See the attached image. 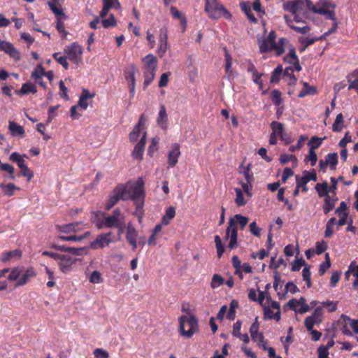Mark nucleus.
Listing matches in <instances>:
<instances>
[{"label":"nucleus","mask_w":358,"mask_h":358,"mask_svg":"<svg viewBox=\"0 0 358 358\" xmlns=\"http://www.w3.org/2000/svg\"><path fill=\"white\" fill-rule=\"evenodd\" d=\"M144 185L145 181L143 178H138L136 181H129L126 184L117 185L106 202V208L110 209L120 199L124 201L131 199L136 206L134 215L141 223L144 215L143 205L145 196Z\"/></svg>","instance_id":"f257e3e1"},{"label":"nucleus","mask_w":358,"mask_h":358,"mask_svg":"<svg viewBox=\"0 0 358 358\" xmlns=\"http://www.w3.org/2000/svg\"><path fill=\"white\" fill-rule=\"evenodd\" d=\"M276 34L275 31H271L267 37L258 39V45L261 53L273 52L276 56L281 55L288 45V40L281 38L278 42H275Z\"/></svg>","instance_id":"f03ea898"},{"label":"nucleus","mask_w":358,"mask_h":358,"mask_svg":"<svg viewBox=\"0 0 358 358\" xmlns=\"http://www.w3.org/2000/svg\"><path fill=\"white\" fill-rule=\"evenodd\" d=\"M182 310L187 314L178 318V332L181 336L190 338L199 331L198 320L194 315L188 313L184 307Z\"/></svg>","instance_id":"7ed1b4c3"},{"label":"nucleus","mask_w":358,"mask_h":358,"mask_svg":"<svg viewBox=\"0 0 358 358\" xmlns=\"http://www.w3.org/2000/svg\"><path fill=\"white\" fill-rule=\"evenodd\" d=\"M258 302L263 308L264 318L268 320H280V303L273 301L271 298L264 292H259Z\"/></svg>","instance_id":"20e7f679"},{"label":"nucleus","mask_w":358,"mask_h":358,"mask_svg":"<svg viewBox=\"0 0 358 358\" xmlns=\"http://www.w3.org/2000/svg\"><path fill=\"white\" fill-rule=\"evenodd\" d=\"M204 11L209 18L219 20L224 17L231 20L232 15L230 12L221 3L219 0H205Z\"/></svg>","instance_id":"39448f33"},{"label":"nucleus","mask_w":358,"mask_h":358,"mask_svg":"<svg viewBox=\"0 0 358 358\" xmlns=\"http://www.w3.org/2000/svg\"><path fill=\"white\" fill-rule=\"evenodd\" d=\"M307 8L313 13L324 15L327 19L334 20L335 6L327 0H320L313 5L310 0H305Z\"/></svg>","instance_id":"423d86ee"},{"label":"nucleus","mask_w":358,"mask_h":358,"mask_svg":"<svg viewBox=\"0 0 358 358\" xmlns=\"http://www.w3.org/2000/svg\"><path fill=\"white\" fill-rule=\"evenodd\" d=\"M283 9L288 12V13L284 15L286 24H287L289 19L290 20H294V21H300L306 19V16L302 12L301 1H287L284 2Z\"/></svg>","instance_id":"0eeeda50"},{"label":"nucleus","mask_w":358,"mask_h":358,"mask_svg":"<svg viewBox=\"0 0 358 358\" xmlns=\"http://www.w3.org/2000/svg\"><path fill=\"white\" fill-rule=\"evenodd\" d=\"M124 224L125 217L119 208L115 209L112 215L105 217L106 228H117L119 234L123 232Z\"/></svg>","instance_id":"6e6552de"},{"label":"nucleus","mask_w":358,"mask_h":358,"mask_svg":"<svg viewBox=\"0 0 358 358\" xmlns=\"http://www.w3.org/2000/svg\"><path fill=\"white\" fill-rule=\"evenodd\" d=\"M64 53L68 59L76 65L79 66L83 63V49L78 43H72L66 46Z\"/></svg>","instance_id":"1a4fd4ad"},{"label":"nucleus","mask_w":358,"mask_h":358,"mask_svg":"<svg viewBox=\"0 0 358 358\" xmlns=\"http://www.w3.org/2000/svg\"><path fill=\"white\" fill-rule=\"evenodd\" d=\"M260 324L258 317H256L254 322L251 324L249 332L252 341L257 343L259 348L264 350H267V341L264 339L263 332L259 331Z\"/></svg>","instance_id":"9d476101"},{"label":"nucleus","mask_w":358,"mask_h":358,"mask_svg":"<svg viewBox=\"0 0 358 358\" xmlns=\"http://www.w3.org/2000/svg\"><path fill=\"white\" fill-rule=\"evenodd\" d=\"M115 241V236L112 232L101 234L94 241L91 242L90 248L93 250L103 248Z\"/></svg>","instance_id":"9b49d317"},{"label":"nucleus","mask_w":358,"mask_h":358,"mask_svg":"<svg viewBox=\"0 0 358 358\" xmlns=\"http://www.w3.org/2000/svg\"><path fill=\"white\" fill-rule=\"evenodd\" d=\"M311 180H317V175L314 170L312 171H305L303 172L302 176H296V185L298 186V189H301L303 192L308 191V189L306 185Z\"/></svg>","instance_id":"f8f14e48"},{"label":"nucleus","mask_w":358,"mask_h":358,"mask_svg":"<svg viewBox=\"0 0 358 358\" xmlns=\"http://www.w3.org/2000/svg\"><path fill=\"white\" fill-rule=\"evenodd\" d=\"M146 122L145 116L142 114L138 120V123L134 126L132 131L129 133V138L130 142L134 143L143 136L144 131H146Z\"/></svg>","instance_id":"ddd939ff"},{"label":"nucleus","mask_w":358,"mask_h":358,"mask_svg":"<svg viewBox=\"0 0 358 358\" xmlns=\"http://www.w3.org/2000/svg\"><path fill=\"white\" fill-rule=\"evenodd\" d=\"M168 50V30L166 27L160 29L158 35V47L156 50L159 57H163Z\"/></svg>","instance_id":"4468645a"},{"label":"nucleus","mask_w":358,"mask_h":358,"mask_svg":"<svg viewBox=\"0 0 358 358\" xmlns=\"http://www.w3.org/2000/svg\"><path fill=\"white\" fill-rule=\"evenodd\" d=\"M136 66L134 64H131L129 67L125 70L124 73V78L127 83V85L129 90V94L131 97L135 96L136 89Z\"/></svg>","instance_id":"2eb2a0df"},{"label":"nucleus","mask_w":358,"mask_h":358,"mask_svg":"<svg viewBox=\"0 0 358 358\" xmlns=\"http://www.w3.org/2000/svg\"><path fill=\"white\" fill-rule=\"evenodd\" d=\"M323 310L322 307H317L315 309L310 316H308L305 320V327L307 330H311L314 325L319 324L322 320Z\"/></svg>","instance_id":"dca6fc26"},{"label":"nucleus","mask_w":358,"mask_h":358,"mask_svg":"<svg viewBox=\"0 0 358 358\" xmlns=\"http://www.w3.org/2000/svg\"><path fill=\"white\" fill-rule=\"evenodd\" d=\"M286 48H287L289 54L284 57V61L290 64V66H293L295 71H300L301 70V67L299 64L295 48L291 44H289V41L288 45L285 49Z\"/></svg>","instance_id":"f3484780"},{"label":"nucleus","mask_w":358,"mask_h":358,"mask_svg":"<svg viewBox=\"0 0 358 358\" xmlns=\"http://www.w3.org/2000/svg\"><path fill=\"white\" fill-rule=\"evenodd\" d=\"M147 131H144L143 136L140 138L139 141L135 145L134 148L131 152V156L134 159L138 161H141L143 159Z\"/></svg>","instance_id":"a211bd4d"},{"label":"nucleus","mask_w":358,"mask_h":358,"mask_svg":"<svg viewBox=\"0 0 358 358\" xmlns=\"http://www.w3.org/2000/svg\"><path fill=\"white\" fill-rule=\"evenodd\" d=\"M76 259L69 255H62L58 261L59 270L67 273L73 269V266L76 264Z\"/></svg>","instance_id":"6ab92c4d"},{"label":"nucleus","mask_w":358,"mask_h":358,"mask_svg":"<svg viewBox=\"0 0 358 358\" xmlns=\"http://www.w3.org/2000/svg\"><path fill=\"white\" fill-rule=\"evenodd\" d=\"M287 306L296 312L301 314L307 313L309 310V306L306 303V299L301 297L299 300L291 299L288 301Z\"/></svg>","instance_id":"aec40b11"},{"label":"nucleus","mask_w":358,"mask_h":358,"mask_svg":"<svg viewBox=\"0 0 358 358\" xmlns=\"http://www.w3.org/2000/svg\"><path fill=\"white\" fill-rule=\"evenodd\" d=\"M225 239L229 240L228 248L230 250L236 248L238 245V230L233 227L232 224H231V226L228 225L226 229Z\"/></svg>","instance_id":"412c9836"},{"label":"nucleus","mask_w":358,"mask_h":358,"mask_svg":"<svg viewBox=\"0 0 358 358\" xmlns=\"http://www.w3.org/2000/svg\"><path fill=\"white\" fill-rule=\"evenodd\" d=\"M287 24L289 28L299 34H304L310 31V27L306 20L294 21V20H290L289 19Z\"/></svg>","instance_id":"4be33fe9"},{"label":"nucleus","mask_w":358,"mask_h":358,"mask_svg":"<svg viewBox=\"0 0 358 358\" xmlns=\"http://www.w3.org/2000/svg\"><path fill=\"white\" fill-rule=\"evenodd\" d=\"M180 145L177 143H173L168 154L167 163L169 167H173L176 165L180 155Z\"/></svg>","instance_id":"5701e85b"},{"label":"nucleus","mask_w":358,"mask_h":358,"mask_svg":"<svg viewBox=\"0 0 358 358\" xmlns=\"http://www.w3.org/2000/svg\"><path fill=\"white\" fill-rule=\"evenodd\" d=\"M138 231L130 223L128 224L126 231V239L128 243L131 246L133 250H136L138 247L137 238Z\"/></svg>","instance_id":"b1692460"},{"label":"nucleus","mask_w":358,"mask_h":358,"mask_svg":"<svg viewBox=\"0 0 358 358\" xmlns=\"http://www.w3.org/2000/svg\"><path fill=\"white\" fill-rule=\"evenodd\" d=\"M36 271L34 268L29 267L26 269L24 268L21 277L18 279L15 286H24L27 284L32 278L36 276Z\"/></svg>","instance_id":"393cba45"},{"label":"nucleus","mask_w":358,"mask_h":358,"mask_svg":"<svg viewBox=\"0 0 358 358\" xmlns=\"http://www.w3.org/2000/svg\"><path fill=\"white\" fill-rule=\"evenodd\" d=\"M103 8L100 12V17H106L109 10L112 8L117 10L121 9V5L119 0H101Z\"/></svg>","instance_id":"a878e982"},{"label":"nucleus","mask_w":358,"mask_h":358,"mask_svg":"<svg viewBox=\"0 0 358 358\" xmlns=\"http://www.w3.org/2000/svg\"><path fill=\"white\" fill-rule=\"evenodd\" d=\"M0 51H3L4 52L8 54L15 60H18L20 58V52L15 48V47L10 43L2 41L1 39Z\"/></svg>","instance_id":"bb28decb"},{"label":"nucleus","mask_w":358,"mask_h":358,"mask_svg":"<svg viewBox=\"0 0 358 358\" xmlns=\"http://www.w3.org/2000/svg\"><path fill=\"white\" fill-rule=\"evenodd\" d=\"M143 71H157V59L152 54H148L142 59Z\"/></svg>","instance_id":"cd10ccee"},{"label":"nucleus","mask_w":358,"mask_h":358,"mask_svg":"<svg viewBox=\"0 0 358 358\" xmlns=\"http://www.w3.org/2000/svg\"><path fill=\"white\" fill-rule=\"evenodd\" d=\"M242 323L240 320L236 321L233 324V329H232V335L233 336L238 338L240 341H241L245 344H248L250 342V337L248 334H241V329Z\"/></svg>","instance_id":"c85d7f7f"},{"label":"nucleus","mask_w":358,"mask_h":358,"mask_svg":"<svg viewBox=\"0 0 358 358\" xmlns=\"http://www.w3.org/2000/svg\"><path fill=\"white\" fill-rule=\"evenodd\" d=\"M64 0H50L48 4L50 10L56 16H62L64 20L67 18L66 15L62 9V4Z\"/></svg>","instance_id":"c756f323"},{"label":"nucleus","mask_w":358,"mask_h":358,"mask_svg":"<svg viewBox=\"0 0 358 358\" xmlns=\"http://www.w3.org/2000/svg\"><path fill=\"white\" fill-rule=\"evenodd\" d=\"M22 257V251L19 249H15L10 251H4L1 254V262L6 263L12 260L20 259Z\"/></svg>","instance_id":"7c9ffc66"},{"label":"nucleus","mask_w":358,"mask_h":358,"mask_svg":"<svg viewBox=\"0 0 358 358\" xmlns=\"http://www.w3.org/2000/svg\"><path fill=\"white\" fill-rule=\"evenodd\" d=\"M157 125L162 129H166L168 126V115L166 109L164 105H161L157 118Z\"/></svg>","instance_id":"2f4dec72"},{"label":"nucleus","mask_w":358,"mask_h":358,"mask_svg":"<svg viewBox=\"0 0 358 358\" xmlns=\"http://www.w3.org/2000/svg\"><path fill=\"white\" fill-rule=\"evenodd\" d=\"M248 222V218L247 217L241 214H236L229 219L228 225L231 226V224H232L233 227L237 229V224H239L241 229H243L247 225Z\"/></svg>","instance_id":"473e14b6"},{"label":"nucleus","mask_w":358,"mask_h":358,"mask_svg":"<svg viewBox=\"0 0 358 358\" xmlns=\"http://www.w3.org/2000/svg\"><path fill=\"white\" fill-rule=\"evenodd\" d=\"M15 92L18 96L27 95L30 93L36 94L37 92V88L34 83L27 82L23 83L21 89L16 90Z\"/></svg>","instance_id":"72a5a7b5"},{"label":"nucleus","mask_w":358,"mask_h":358,"mask_svg":"<svg viewBox=\"0 0 358 358\" xmlns=\"http://www.w3.org/2000/svg\"><path fill=\"white\" fill-rule=\"evenodd\" d=\"M8 130L13 136L23 138L25 135L24 128L12 120H9L8 122Z\"/></svg>","instance_id":"f704fd0d"},{"label":"nucleus","mask_w":358,"mask_h":358,"mask_svg":"<svg viewBox=\"0 0 358 358\" xmlns=\"http://www.w3.org/2000/svg\"><path fill=\"white\" fill-rule=\"evenodd\" d=\"M170 13L173 18L178 19L180 20L182 31L184 32L187 28V20L185 15L180 12L175 6H171Z\"/></svg>","instance_id":"c9c22d12"},{"label":"nucleus","mask_w":358,"mask_h":358,"mask_svg":"<svg viewBox=\"0 0 358 358\" xmlns=\"http://www.w3.org/2000/svg\"><path fill=\"white\" fill-rule=\"evenodd\" d=\"M27 158L26 155H20L17 152H14L10 154L9 160L12 162L16 163L20 169H22L25 165H27L24 158Z\"/></svg>","instance_id":"e433bc0d"},{"label":"nucleus","mask_w":358,"mask_h":358,"mask_svg":"<svg viewBox=\"0 0 358 358\" xmlns=\"http://www.w3.org/2000/svg\"><path fill=\"white\" fill-rule=\"evenodd\" d=\"M27 158L26 155H20L17 152H14L10 154L9 160L12 162L16 163L20 169H22L25 165H27L24 158Z\"/></svg>","instance_id":"4c0bfd02"},{"label":"nucleus","mask_w":358,"mask_h":358,"mask_svg":"<svg viewBox=\"0 0 358 358\" xmlns=\"http://www.w3.org/2000/svg\"><path fill=\"white\" fill-rule=\"evenodd\" d=\"M27 158L26 155H20L17 152H14L10 154L9 160L12 162L16 163L20 169H22L25 165H27L24 158Z\"/></svg>","instance_id":"58836bf2"},{"label":"nucleus","mask_w":358,"mask_h":358,"mask_svg":"<svg viewBox=\"0 0 358 358\" xmlns=\"http://www.w3.org/2000/svg\"><path fill=\"white\" fill-rule=\"evenodd\" d=\"M27 158L26 155H20L17 152H14L10 154L9 160L12 162L16 163L20 169H22L25 165H27L24 158Z\"/></svg>","instance_id":"ea45409f"},{"label":"nucleus","mask_w":358,"mask_h":358,"mask_svg":"<svg viewBox=\"0 0 358 358\" xmlns=\"http://www.w3.org/2000/svg\"><path fill=\"white\" fill-rule=\"evenodd\" d=\"M0 189L2 193L7 196H12L15 190H20V188L14 183L9 182L7 184L0 182Z\"/></svg>","instance_id":"a19ab883"},{"label":"nucleus","mask_w":358,"mask_h":358,"mask_svg":"<svg viewBox=\"0 0 358 358\" xmlns=\"http://www.w3.org/2000/svg\"><path fill=\"white\" fill-rule=\"evenodd\" d=\"M338 163L337 155L336 153L328 154L326 157L325 162L322 160L320 162V166L321 169H323L324 166L329 165L331 169H334L336 165Z\"/></svg>","instance_id":"79ce46f5"},{"label":"nucleus","mask_w":358,"mask_h":358,"mask_svg":"<svg viewBox=\"0 0 358 358\" xmlns=\"http://www.w3.org/2000/svg\"><path fill=\"white\" fill-rule=\"evenodd\" d=\"M303 87L298 94V97L303 98L307 95H313L316 94V88L313 86L310 85L306 82H303Z\"/></svg>","instance_id":"37998d69"},{"label":"nucleus","mask_w":358,"mask_h":358,"mask_svg":"<svg viewBox=\"0 0 358 358\" xmlns=\"http://www.w3.org/2000/svg\"><path fill=\"white\" fill-rule=\"evenodd\" d=\"M271 127L272 130L271 134L279 138L285 133V127L281 122L273 121L271 123Z\"/></svg>","instance_id":"c03bdc74"},{"label":"nucleus","mask_w":358,"mask_h":358,"mask_svg":"<svg viewBox=\"0 0 358 358\" xmlns=\"http://www.w3.org/2000/svg\"><path fill=\"white\" fill-rule=\"evenodd\" d=\"M105 213L101 212H97L94 213V216L92 218V222L95 224L96 227L99 229L106 227L105 224Z\"/></svg>","instance_id":"a18cd8bd"},{"label":"nucleus","mask_w":358,"mask_h":358,"mask_svg":"<svg viewBox=\"0 0 358 358\" xmlns=\"http://www.w3.org/2000/svg\"><path fill=\"white\" fill-rule=\"evenodd\" d=\"M143 90H146L150 83L154 80L156 71H143Z\"/></svg>","instance_id":"49530a36"},{"label":"nucleus","mask_w":358,"mask_h":358,"mask_svg":"<svg viewBox=\"0 0 358 358\" xmlns=\"http://www.w3.org/2000/svg\"><path fill=\"white\" fill-rule=\"evenodd\" d=\"M176 215V209L170 206L169 207L165 212V215L162 218V223L163 225H168L171 220L174 218Z\"/></svg>","instance_id":"de8ad7c7"},{"label":"nucleus","mask_w":358,"mask_h":358,"mask_svg":"<svg viewBox=\"0 0 358 358\" xmlns=\"http://www.w3.org/2000/svg\"><path fill=\"white\" fill-rule=\"evenodd\" d=\"M24 270L23 266H16L13 268L10 273L8 276V280L9 281H17L18 279L21 277V274L22 273Z\"/></svg>","instance_id":"09e8293b"},{"label":"nucleus","mask_w":358,"mask_h":358,"mask_svg":"<svg viewBox=\"0 0 358 358\" xmlns=\"http://www.w3.org/2000/svg\"><path fill=\"white\" fill-rule=\"evenodd\" d=\"M90 235V232L87 231L83 235H69V236H58L57 238L60 241H80Z\"/></svg>","instance_id":"8fccbe9b"},{"label":"nucleus","mask_w":358,"mask_h":358,"mask_svg":"<svg viewBox=\"0 0 358 358\" xmlns=\"http://www.w3.org/2000/svg\"><path fill=\"white\" fill-rule=\"evenodd\" d=\"M335 206V200L331 199L329 194L324 196V203L322 206L323 211L325 214L329 213Z\"/></svg>","instance_id":"3c124183"},{"label":"nucleus","mask_w":358,"mask_h":358,"mask_svg":"<svg viewBox=\"0 0 358 358\" xmlns=\"http://www.w3.org/2000/svg\"><path fill=\"white\" fill-rule=\"evenodd\" d=\"M52 57L61 64L66 70L69 69V64L66 55H62L61 52H55Z\"/></svg>","instance_id":"603ef678"},{"label":"nucleus","mask_w":358,"mask_h":358,"mask_svg":"<svg viewBox=\"0 0 358 358\" xmlns=\"http://www.w3.org/2000/svg\"><path fill=\"white\" fill-rule=\"evenodd\" d=\"M315 189L320 197H324L327 194H329V185L327 182L316 184Z\"/></svg>","instance_id":"864d4df0"},{"label":"nucleus","mask_w":358,"mask_h":358,"mask_svg":"<svg viewBox=\"0 0 358 358\" xmlns=\"http://www.w3.org/2000/svg\"><path fill=\"white\" fill-rule=\"evenodd\" d=\"M234 191L236 192L235 203L236 205L239 207L245 206L248 201L244 198L242 189L236 187L234 189Z\"/></svg>","instance_id":"5fc2aeb1"},{"label":"nucleus","mask_w":358,"mask_h":358,"mask_svg":"<svg viewBox=\"0 0 358 358\" xmlns=\"http://www.w3.org/2000/svg\"><path fill=\"white\" fill-rule=\"evenodd\" d=\"M343 122H344L343 116L342 113H339L338 115H337L336 120L332 125L333 131H336V132L341 131L344 127Z\"/></svg>","instance_id":"6e6d98bb"},{"label":"nucleus","mask_w":358,"mask_h":358,"mask_svg":"<svg viewBox=\"0 0 358 358\" xmlns=\"http://www.w3.org/2000/svg\"><path fill=\"white\" fill-rule=\"evenodd\" d=\"M45 74V69L42 65H38L31 73V78L34 80H42Z\"/></svg>","instance_id":"4d7b16f0"},{"label":"nucleus","mask_w":358,"mask_h":358,"mask_svg":"<svg viewBox=\"0 0 358 358\" xmlns=\"http://www.w3.org/2000/svg\"><path fill=\"white\" fill-rule=\"evenodd\" d=\"M336 223V219L331 217L326 224V229L324 231V236L327 238H330L334 234V227Z\"/></svg>","instance_id":"13d9d810"},{"label":"nucleus","mask_w":358,"mask_h":358,"mask_svg":"<svg viewBox=\"0 0 358 358\" xmlns=\"http://www.w3.org/2000/svg\"><path fill=\"white\" fill-rule=\"evenodd\" d=\"M159 141V138L158 137H155L151 139L150 145L147 151L148 155L150 157H153L154 154L158 150Z\"/></svg>","instance_id":"bf43d9fd"},{"label":"nucleus","mask_w":358,"mask_h":358,"mask_svg":"<svg viewBox=\"0 0 358 358\" xmlns=\"http://www.w3.org/2000/svg\"><path fill=\"white\" fill-rule=\"evenodd\" d=\"M225 72L228 77H231L233 75V71L231 69L232 66V58L229 53L226 50L225 51Z\"/></svg>","instance_id":"052dcab7"},{"label":"nucleus","mask_w":358,"mask_h":358,"mask_svg":"<svg viewBox=\"0 0 358 358\" xmlns=\"http://www.w3.org/2000/svg\"><path fill=\"white\" fill-rule=\"evenodd\" d=\"M324 138H319L317 136H313L308 143L310 150L315 151V149L318 148L322 143Z\"/></svg>","instance_id":"680f3d73"},{"label":"nucleus","mask_w":358,"mask_h":358,"mask_svg":"<svg viewBox=\"0 0 358 358\" xmlns=\"http://www.w3.org/2000/svg\"><path fill=\"white\" fill-rule=\"evenodd\" d=\"M241 9L245 12L248 19L252 22H256V18L251 12L250 4L248 2H243L241 3Z\"/></svg>","instance_id":"e2e57ef3"},{"label":"nucleus","mask_w":358,"mask_h":358,"mask_svg":"<svg viewBox=\"0 0 358 358\" xmlns=\"http://www.w3.org/2000/svg\"><path fill=\"white\" fill-rule=\"evenodd\" d=\"M308 136L306 135H301L299 138L297 143L296 145H291L289 148V150L290 152H294L296 150H299L301 149V148L303 146L305 142L307 141Z\"/></svg>","instance_id":"0e129e2a"},{"label":"nucleus","mask_w":358,"mask_h":358,"mask_svg":"<svg viewBox=\"0 0 358 358\" xmlns=\"http://www.w3.org/2000/svg\"><path fill=\"white\" fill-rule=\"evenodd\" d=\"M224 283V278L219 274H214L212 278L210 287L216 289Z\"/></svg>","instance_id":"69168bd1"},{"label":"nucleus","mask_w":358,"mask_h":358,"mask_svg":"<svg viewBox=\"0 0 358 358\" xmlns=\"http://www.w3.org/2000/svg\"><path fill=\"white\" fill-rule=\"evenodd\" d=\"M282 73V66L281 65H279L274 69L273 72L272 73L270 82L273 83H278L280 79Z\"/></svg>","instance_id":"338daca9"},{"label":"nucleus","mask_w":358,"mask_h":358,"mask_svg":"<svg viewBox=\"0 0 358 358\" xmlns=\"http://www.w3.org/2000/svg\"><path fill=\"white\" fill-rule=\"evenodd\" d=\"M89 281L92 284H99L103 282L101 273L98 271H94L89 276Z\"/></svg>","instance_id":"774afa93"}]
</instances>
